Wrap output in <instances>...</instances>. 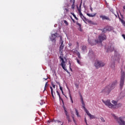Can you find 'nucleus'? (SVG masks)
I'll use <instances>...</instances> for the list:
<instances>
[{"label":"nucleus","instance_id":"f257e3e1","mask_svg":"<svg viewBox=\"0 0 125 125\" xmlns=\"http://www.w3.org/2000/svg\"><path fill=\"white\" fill-rule=\"evenodd\" d=\"M117 83V81H115L112 83V84H109L107 86L105 87V88L103 89L102 92L103 93H105L106 94H109L112 89H114L115 88V86H116Z\"/></svg>","mask_w":125,"mask_h":125},{"label":"nucleus","instance_id":"f03ea898","mask_svg":"<svg viewBox=\"0 0 125 125\" xmlns=\"http://www.w3.org/2000/svg\"><path fill=\"white\" fill-rule=\"evenodd\" d=\"M107 39L106 35L105 34H101L99 35L98 37L99 40H95L94 42H92L93 41H90L89 39L88 40V43L91 44V45H94V44H96V43H98L99 42L101 43L103 41H105Z\"/></svg>","mask_w":125,"mask_h":125},{"label":"nucleus","instance_id":"7ed1b4c3","mask_svg":"<svg viewBox=\"0 0 125 125\" xmlns=\"http://www.w3.org/2000/svg\"><path fill=\"white\" fill-rule=\"evenodd\" d=\"M111 116L114 118L115 120H116L117 123L119 124V125H125V121H124L125 120V117H119L118 118L114 114H111Z\"/></svg>","mask_w":125,"mask_h":125},{"label":"nucleus","instance_id":"20e7f679","mask_svg":"<svg viewBox=\"0 0 125 125\" xmlns=\"http://www.w3.org/2000/svg\"><path fill=\"white\" fill-rule=\"evenodd\" d=\"M94 65L96 69H99V68L104 67L106 65V63L101 61L97 60L95 61Z\"/></svg>","mask_w":125,"mask_h":125},{"label":"nucleus","instance_id":"39448f33","mask_svg":"<svg viewBox=\"0 0 125 125\" xmlns=\"http://www.w3.org/2000/svg\"><path fill=\"white\" fill-rule=\"evenodd\" d=\"M104 48L106 50V52H112L115 50V45L113 43H109L108 45H105Z\"/></svg>","mask_w":125,"mask_h":125},{"label":"nucleus","instance_id":"423d86ee","mask_svg":"<svg viewBox=\"0 0 125 125\" xmlns=\"http://www.w3.org/2000/svg\"><path fill=\"white\" fill-rule=\"evenodd\" d=\"M59 36L58 33H51V36H50V40L53 42V45H55L56 44V38H58Z\"/></svg>","mask_w":125,"mask_h":125},{"label":"nucleus","instance_id":"0eeeda50","mask_svg":"<svg viewBox=\"0 0 125 125\" xmlns=\"http://www.w3.org/2000/svg\"><path fill=\"white\" fill-rule=\"evenodd\" d=\"M125 72L121 70V78H120V87H123L125 84Z\"/></svg>","mask_w":125,"mask_h":125},{"label":"nucleus","instance_id":"6e6552de","mask_svg":"<svg viewBox=\"0 0 125 125\" xmlns=\"http://www.w3.org/2000/svg\"><path fill=\"white\" fill-rule=\"evenodd\" d=\"M60 59L62 61L61 65L62 69H63L64 71H66L67 73L70 75V72H69V71H68V70L66 68V63H65V61H64V59H63V58L61 56L60 57Z\"/></svg>","mask_w":125,"mask_h":125},{"label":"nucleus","instance_id":"1a4fd4ad","mask_svg":"<svg viewBox=\"0 0 125 125\" xmlns=\"http://www.w3.org/2000/svg\"><path fill=\"white\" fill-rule=\"evenodd\" d=\"M60 59L62 61L61 65L62 69H63L64 71H66L67 73L70 75V72H69V71H68V70L66 68V63H65V61H64V59H63V58L61 56L60 57Z\"/></svg>","mask_w":125,"mask_h":125},{"label":"nucleus","instance_id":"9d476101","mask_svg":"<svg viewBox=\"0 0 125 125\" xmlns=\"http://www.w3.org/2000/svg\"><path fill=\"white\" fill-rule=\"evenodd\" d=\"M82 2L81 3L80 6H79V7L77 6V9L78 10L79 13V15L81 17V18H82V20H83V21H84V20L83 19V18H84V19H85V17H84V16H83V13H82Z\"/></svg>","mask_w":125,"mask_h":125},{"label":"nucleus","instance_id":"9b49d317","mask_svg":"<svg viewBox=\"0 0 125 125\" xmlns=\"http://www.w3.org/2000/svg\"><path fill=\"white\" fill-rule=\"evenodd\" d=\"M101 31H102V33H107V32H110L113 30V27L111 26H106V27H104L103 29H99Z\"/></svg>","mask_w":125,"mask_h":125},{"label":"nucleus","instance_id":"f8f14e48","mask_svg":"<svg viewBox=\"0 0 125 125\" xmlns=\"http://www.w3.org/2000/svg\"><path fill=\"white\" fill-rule=\"evenodd\" d=\"M103 102L106 106H108V107L110 109L114 108V104H112L111 102H110V101L107 100L106 101H104V100H103Z\"/></svg>","mask_w":125,"mask_h":125},{"label":"nucleus","instance_id":"ddd939ff","mask_svg":"<svg viewBox=\"0 0 125 125\" xmlns=\"http://www.w3.org/2000/svg\"><path fill=\"white\" fill-rule=\"evenodd\" d=\"M80 96H81L80 99L82 102L83 108L85 112L86 111H87V109H86V108H85V104H84V102H83V96H82V95H81Z\"/></svg>","mask_w":125,"mask_h":125},{"label":"nucleus","instance_id":"4468645a","mask_svg":"<svg viewBox=\"0 0 125 125\" xmlns=\"http://www.w3.org/2000/svg\"><path fill=\"white\" fill-rule=\"evenodd\" d=\"M85 112L87 114V116H88V117H89L90 120H92L93 119H95V116L91 115V114H90L89 113V111H88V110H87Z\"/></svg>","mask_w":125,"mask_h":125},{"label":"nucleus","instance_id":"2eb2a0df","mask_svg":"<svg viewBox=\"0 0 125 125\" xmlns=\"http://www.w3.org/2000/svg\"><path fill=\"white\" fill-rule=\"evenodd\" d=\"M64 49V45H60L59 51L61 53V56L63 57V49Z\"/></svg>","mask_w":125,"mask_h":125},{"label":"nucleus","instance_id":"dca6fc26","mask_svg":"<svg viewBox=\"0 0 125 125\" xmlns=\"http://www.w3.org/2000/svg\"><path fill=\"white\" fill-rule=\"evenodd\" d=\"M100 17V18H102V20H108L109 21H111L109 17L106 16L101 15Z\"/></svg>","mask_w":125,"mask_h":125},{"label":"nucleus","instance_id":"f3484780","mask_svg":"<svg viewBox=\"0 0 125 125\" xmlns=\"http://www.w3.org/2000/svg\"><path fill=\"white\" fill-rule=\"evenodd\" d=\"M88 56H89L90 58H93V57H94V53H93V51H92V50H89Z\"/></svg>","mask_w":125,"mask_h":125},{"label":"nucleus","instance_id":"a211bd4d","mask_svg":"<svg viewBox=\"0 0 125 125\" xmlns=\"http://www.w3.org/2000/svg\"><path fill=\"white\" fill-rule=\"evenodd\" d=\"M83 19H84V21L85 20V21H87V22L89 23V24H91V25H96V23L93 22V21H92L90 20H86V18H85V19H84V18L83 17Z\"/></svg>","mask_w":125,"mask_h":125},{"label":"nucleus","instance_id":"6ab92c4d","mask_svg":"<svg viewBox=\"0 0 125 125\" xmlns=\"http://www.w3.org/2000/svg\"><path fill=\"white\" fill-rule=\"evenodd\" d=\"M70 3H72L71 8L74 9L75 8V2L76 0H69Z\"/></svg>","mask_w":125,"mask_h":125},{"label":"nucleus","instance_id":"aec40b11","mask_svg":"<svg viewBox=\"0 0 125 125\" xmlns=\"http://www.w3.org/2000/svg\"><path fill=\"white\" fill-rule=\"evenodd\" d=\"M120 57L119 54L116 55L115 53L114 55V60H115V61H120Z\"/></svg>","mask_w":125,"mask_h":125},{"label":"nucleus","instance_id":"412c9836","mask_svg":"<svg viewBox=\"0 0 125 125\" xmlns=\"http://www.w3.org/2000/svg\"><path fill=\"white\" fill-rule=\"evenodd\" d=\"M65 115L66 116V119L68 120V122H71V120H70V115H69V113H68V111H65Z\"/></svg>","mask_w":125,"mask_h":125},{"label":"nucleus","instance_id":"4be33fe9","mask_svg":"<svg viewBox=\"0 0 125 125\" xmlns=\"http://www.w3.org/2000/svg\"><path fill=\"white\" fill-rule=\"evenodd\" d=\"M118 18H119L120 21H121V23L123 24V26H125V21H124V20H123L121 18H120L119 15H118Z\"/></svg>","mask_w":125,"mask_h":125},{"label":"nucleus","instance_id":"5701e85b","mask_svg":"<svg viewBox=\"0 0 125 125\" xmlns=\"http://www.w3.org/2000/svg\"><path fill=\"white\" fill-rule=\"evenodd\" d=\"M76 60L79 65H80V66H83V62H81V60H79V59L77 58L76 59Z\"/></svg>","mask_w":125,"mask_h":125},{"label":"nucleus","instance_id":"b1692460","mask_svg":"<svg viewBox=\"0 0 125 125\" xmlns=\"http://www.w3.org/2000/svg\"><path fill=\"white\" fill-rule=\"evenodd\" d=\"M60 43H61V45H64L63 40L62 39V37L60 36Z\"/></svg>","mask_w":125,"mask_h":125},{"label":"nucleus","instance_id":"393cba45","mask_svg":"<svg viewBox=\"0 0 125 125\" xmlns=\"http://www.w3.org/2000/svg\"><path fill=\"white\" fill-rule=\"evenodd\" d=\"M110 67H111V68H112V69H114L115 68V62H114L110 63Z\"/></svg>","mask_w":125,"mask_h":125},{"label":"nucleus","instance_id":"a878e982","mask_svg":"<svg viewBox=\"0 0 125 125\" xmlns=\"http://www.w3.org/2000/svg\"><path fill=\"white\" fill-rule=\"evenodd\" d=\"M87 16H89V17H95V15H96V13H95L94 14H87Z\"/></svg>","mask_w":125,"mask_h":125},{"label":"nucleus","instance_id":"bb28decb","mask_svg":"<svg viewBox=\"0 0 125 125\" xmlns=\"http://www.w3.org/2000/svg\"><path fill=\"white\" fill-rule=\"evenodd\" d=\"M76 54H77V55L78 58H79V59H81V58H82V57H81V54L80 53V52H79V51H76Z\"/></svg>","mask_w":125,"mask_h":125},{"label":"nucleus","instance_id":"cd10ccee","mask_svg":"<svg viewBox=\"0 0 125 125\" xmlns=\"http://www.w3.org/2000/svg\"><path fill=\"white\" fill-rule=\"evenodd\" d=\"M111 103L114 104V107H115V106H117V104H118V101H114L112 100Z\"/></svg>","mask_w":125,"mask_h":125},{"label":"nucleus","instance_id":"c85d7f7f","mask_svg":"<svg viewBox=\"0 0 125 125\" xmlns=\"http://www.w3.org/2000/svg\"><path fill=\"white\" fill-rule=\"evenodd\" d=\"M82 50L83 51H86V46H84V45L82 46Z\"/></svg>","mask_w":125,"mask_h":125},{"label":"nucleus","instance_id":"c756f323","mask_svg":"<svg viewBox=\"0 0 125 125\" xmlns=\"http://www.w3.org/2000/svg\"><path fill=\"white\" fill-rule=\"evenodd\" d=\"M75 111H76V116L77 117H80V115H79V111H78V109H76L75 108Z\"/></svg>","mask_w":125,"mask_h":125},{"label":"nucleus","instance_id":"7c9ffc66","mask_svg":"<svg viewBox=\"0 0 125 125\" xmlns=\"http://www.w3.org/2000/svg\"><path fill=\"white\" fill-rule=\"evenodd\" d=\"M71 14L72 15H73V17H74V18H75L76 20H78V18H77V17L76 16V15H75L74 13H71Z\"/></svg>","mask_w":125,"mask_h":125},{"label":"nucleus","instance_id":"2f4dec72","mask_svg":"<svg viewBox=\"0 0 125 125\" xmlns=\"http://www.w3.org/2000/svg\"><path fill=\"white\" fill-rule=\"evenodd\" d=\"M123 104L121 103L117 104L116 106H117L118 108H120V107H122Z\"/></svg>","mask_w":125,"mask_h":125},{"label":"nucleus","instance_id":"473e14b6","mask_svg":"<svg viewBox=\"0 0 125 125\" xmlns=\"http://www.w3.org/2000/svg\"><path fill=\"white\" fill-rule=\"evenodd\" d=\"M59 86H60V90H61L62 94H63V88H62V87H61V85H60V84L59 83Z\"/></svg>","mask_w":125,"mask_h":125},{"label":"nucleus","instance_id":"72a5a7b5","mask_svg":"<svg viewBox=\"0 0 125 125\" xmlns=\"http://www.w3.org/2000/svg\"><path fill=\"white\" fill-rule=\"evenodd\" d=\"M101 122H102L103 123H105V120H104V118L103 117H101L100 118Z\"/></svg>","mask_w":125,"mask_h":125},{"label":"nucleus","instance_id":"f704fd0d","mask_svg":"<svg viewBox=\"0 0 125 125\" xmlns=\"http://www.w3.org/2000/svg\"><path fill=\"white\" fill-rule=\"evenodd\" d=\"M59 100L60 101H62L63 105H64V102L63 101V99L61 98V97H59Z\"/></svg>","mask_w":125,"mask_h":125},{"label":"nucleus","instance_id":"c9c22d12","mask_svg":"<svg viewBox=\"0 0 125 125\" xmlns=\"http://www.w3.org/2000/svg\"><path fill=\"white\" fill-rule=\"evenodd\" d=\"M69 97H70V100L71 101V103H74V102L73 101V99H72V96H71V94L69 95Z\"/></svg>","mask_w":125,"mask_h":125},{"label":"nucleus","instance_id":"e433bc0d","mask_svg":"<svg viewBox=\"0 0 125 125\" xmlns=\"http://www.w3.org/2000/svg\"><path fill=\"white\" fill-rule=\"evenodd\" d=\"M63 109H64V112H67V108L64 106V104H63Z\"/></svg>","mask_w":125,"mask_h":125},{"label":"nucleus","instance_id":"4c0bfd02","mask_svg":"<svg viewBox=\"0 0 125 125\" xmlns=\"http://www.w3.org/2000/svg\"><path fill=\"white\" fill-rule=\"evenodd\" d=\"M64 24H65V25H69V24L68 23V22L66 21V20L64 21Z\"/></svg>","mask_w":125,"mask_h":125},{"label":"nucleus","instance_id":"58836bf2","mask_svg":"<svg viewBox=\"0 0 125 125\" xmlns=\"http://www.w3.org/2000/svg\"><path fill=\"white\" fill-rule=\"evenodd\" d=\"M50 88L51 89V93H52L53 92V88L51 86H50Z\"/></svg>","mask_w":125,"mask_h":125},{"label":"nucleus","instance_id":"ea45409f","mask_svg":"<svg viewBox=\"0 0 125 125\" xmlns=\"http://www.w3.org/2000/svg\"><path fill=\"white\" fill-rule=\"evenodd\" d=\"M63 9H64L66 11H69V9H68V8H66L64 7H63Z\"/></svg>","mask_w":125,"mask_h":125},{"label":"nucleus","instance_id":"a19ab883","mask_svg":"<svg viewBox=\"0 0 125 125\" xmlns=\"http://www.w3.org/2000/svg\"><path fill=\"white\" fill-rule=\"evenodd\" d=\"M77 51H78V50H76L75 49L72 50V52H73V53H76V52H77Z\"/></svg>","mask_w":125,"mask_h":125},{"label":"nucleus","instance_id":"79ce46f5","mask_svg":"<svg viewBox=\"0 0 125 125\" xmlns=\"http://www.w3.org/2000/svg\"><path fill=\"white\" fill-rule=\"evenodd\" d=\"M48 82H46L44 86V90L46 89V85H47Z\"/></svg>","mask_w":125,"mask_h":125},{"label":"nucleus","instance_id":"37998d69","mask_svg":"<svg viewBox=\"0 0 125 125\" xmlns=\"http://www.w3.org/2000/svg\"><path fill=\"white\" fill-rule=\"evenodd\" d=\"M69 69H70L71 71H72V68H71V62H69Z\"/></svg>","mask_w":125,"mask_h":125},{"label":"nucleus","instance_id":"c03bdc74","mask_svg":"<svg viewBox=\"0 0 125 125\" xmlns=\"http://www.w3.org/2000/svg\"><path fill=\"white\" fill-rule=\"evenodd\" d=\"M57 94H58V96L60 97H61L60 96V94L59 93V92H58V91H57Z\"/></svg>","mask_w":125,"mask_h":125},{"label":"nucleus","instance_id":"a18cd8bd","mask_svg":"<svg viewBox=\"0 0 125 125\" xmlns=\"http://www.w3.org/2000/svg\"><path fill=\"white\" fill-rule=\"evenodd\" d=\"M52 85L53 88H55V84L52 83Z\"/></svg>","mask_w":125,"mask_h":125},{"label":"nucleus","instance_id":"49530a36","mask_svg":"<svg viewBox=\"0 0 125 125\" xmlns=\"http://www.w3.org/2000/svg\"><path fill=\"white\" fill-rule=\"evenodd\" d=\"M77 25L79 26V28H81V27H82V25H81V24L80 23H78Z\"/></svg>","mask_w":125,"mask_h":125},{"label":"nucleus","instance_id":"de8ad7c7","mask_svg":"<svg viewBox=\"0 0 125 125\" xmlns=\"http://www.w3.org/2000/svg\"><path fill=\"white\" fill-rule=\"evenodd\" d=\"M84 122L85 123V124H87V122L86 121V118H84Z\"/></svg>","mask_w":125,"mask_h":125},{"label":"nucleus","instance_id":"09e8293b","mask_svg":"<svg viewBox=\"0 0 125 125\" xmlns=\"http://www.w3.org/2000/svg\"><path fill=\"white\" fill-rule=\"evenodd\" d=\"M51 94L52 95L53 98L54 99V95H53V92H52V93H51Z\"/></svg>","mask_w":125,"mask_h":125},{"label":"nucleus","instance_id":"8fccbe9b","mask_svg":"<svg viewBox=\"0 0 125 125\" xmlns=\"http://www.w3.org/2000/svg\"><path fill=\"white\" fill-rule=\"evenodd\" d=\"M72 118H73V122L74 123H76V120H75V119L74 118V116H72Z\"/></svg>","mask_w":125,"mask_h":125},{"label":"nucleus","instance_id":"3c124183","mask_svg":"<svg viewBox=\"0 0 125 125\" xmlns=\"http://www.w3.org/2000/svg\"><path fill=\"white\" fill-rule=\"evenodd\" d=\"M68 45H69V46H72V43H69L68 44Z\"/></svg>","mask_w":125,"mask_h":125},{"label":"nucleus","instance_id":"603ef678","mask_svg":"<svg viewBox=\"0 0 125 125\" xmlns=\"http://www.w3.org/2000/svg\"><path fill=\"white\" fill-rule=\"evenodd\" d=\"M90 10L91 11V12H92L93 11L92 10V8H91V7H90Z\"/></svg>","mask_w":125,"mask_h":125},{"label":"nucleus","instance_id":"864d4df0","mask_svg":"<svg viewBox=\"0 0 125 125\" xmlns=\"http://www.w3.org/2000/svg\"><path fill=\"white\" fill-rule=\"evenodd\" d=\"M121 14V16L122 17V18H124V16H123V15H122V14Z\"/></svg>","mask_w":125,"mask_h":125},{"label":"nucleus","instance_id":"5fc2aeb1","mask_svg":"<svg viewBox=\"0 0 125 125\" xmlns=\"http://www.w3.org/2000/svg\"><path fill=\"white\" fill-rule=\"evenodd\" d=\"M72 20L73 22L74 23H75V20H74V19H72Z\"/></svg>","mask_w":125,"mask_h":125},{"label":"nucleus","instance_id":"6e6d98bb","mask_svg":"<svg viewBox=\"0 0 125 125\" xmlns=\"http://www.w3.org/2000/svg\"><path fill=\"white\" fill-rule=\"evenodd\" d=\"M77 46H78V47H79V42H77Z\"/></svg>","mask_w":125,"mask_h":125},{"label":"nucleus","instance_id":"4d7b16f0","mask_svg":"<svg viewBox=\"0 0 125 125\" xmlns=\"http://www.w3.org/2000/svg\"><path fill=\"white\" fill-rule=\"evenodd\" d=\"M57 122H58V123H61V121H60L59 120L57 121Z\"/></svg>","mask_w":125,"mask_h":125},{"label":"nucleus","instance_id":"13d9d810","mask_svg":"<svg viewBox=\"0 0 125 125\" xmlns=\"http://www.w3.org/2000/svg\"><path fill=\"white\" fill-rule=\"evenodd\" d=\"M47 79H48V78H47L46 79L43 78V80H45L46 81V80H47Z\"/></svg>","mask_w":125,"mask_h":125},{"label":"nucleus","instance_id":"bf43d9fd","mask_svg":"<svg viewBox=\"0 0 125 125\" xmlns=\"http://www.w3.org/2000/svg\"><path fill=\"white\" fill-rule=\"evenodd\" d=\"M123 9H125V6H123Z\"/></svg>","mask_w":125,"mask_h":125},{"label":"nucleus","instance_id":"052dcab7","mask_svg":"<svg viewBox=\"0 0 125 125\" xmlns=\"http://www.w3.org/2000/svg\"><path fill=\"white\" fill-rule=\"evenodd\" d=\"M40 104H41V105H43V103H41Z\"/></svg>","mask_w":125,"mask_h":125},{"label":"nucleus","instance_id":"680f3d73","mask_svg":"<svg viewBox=\"0 0 125 125\" xmlns=\"http://www.w3.org/2000/svg\"><path fill=\"white\" fill-rule=\"evenodd\" d=\"M79 24V22L78 21L76 22V24L78 25Z\"/></svg>","mask_w":125,"mask_h":125},{"label":"nucleus","instance_id":"e2e57ef3","mask_svg":"<svg viewBox=\"0 0 125 125\" xmlns=\"http://www.w3.org/2000/svg\"><path fill=\"white\" fill-rule=\"evenodd\" d=\"M76 87H79V85H76Z\"/></svg>","mask_w":125,"mask_h":125},{"label":"nucleus","instance_id":"0e129e2a","mask_svg":"<svg viewBox=\"0 0 125 125\" xmlns=\"http://www.w3.org/2000/svg\"><path fill=\"white\" fill-rule=\"evenodd\" d=\"M80 31H82V29L81 28V27H80Z\"/></svg>","mask_w":125,"mask_h":125},{"label":"nucleus","instance_id":"69168bd1","mask_svg":"<svg viewBox=\"0 0 125 125\" xmlns=\"http://www.w3.org/2000/svg\"><path fill=\"white\" fill-rule=\"evenodd\" d=\"M66 6H67V7H68L69 6V5L67 4Z\"/></svg>","mask_w":125,"mask_h":125},{"label":"nucleus","instance_id":"338daca9","mask_svg":"<svg viewBox=\"0 0 125 125\" xmlns=\"http://www.w3.org/2000/svg\"><path fill=\"white\" fill-rule=\"evenodd\" d=\"M115 16L116 17H118L117 16V15L115 14Z\"/></svg>","mask_w":125,"mask_h":125},{"label":"nucleus","instance_id":"774afa93","mask_svg":"<svg viewBox=\"0 0 125 125\" xmlns=\"http://www.w3.org/2000/svg\"><path fill=\"white\" fill-rule=\"evenodd\" d=\"M61 125H63V123H62Z\"/></svg>","mask_w":125,"mask_h":125}]
</instances>
